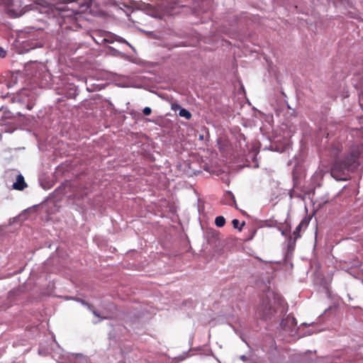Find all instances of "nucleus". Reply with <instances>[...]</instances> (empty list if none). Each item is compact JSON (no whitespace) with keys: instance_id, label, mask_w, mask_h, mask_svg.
Returning <instances> with one entry per match:
<instances>
[{"instance_id":"5","label":"nucleus","mask_w":363,"mask_h":363,"mask_svg":"<svg viewBox=\"0 0 363 363\" xmlns=\"http://www.w3.org/2000/svg\"><path fill=\"white\" fill-rule=\"evenodd\" d=\"M89 0H77L76 3L79 5V9H76L75 11L77 13L84 11L89 7Z\"/></svg>"},{"instance_id":"12","label":"nucleus","mask_w":363,"mask_h":363,"mask_svg":"<svg viewBox=\"0 0 363 363\" xmlns=\"http://www.w3.org/2000/svg\"><path fill=\"white\" fill-rule=\"evenodd\" d=\"M232 223H233V227L235 228H239L240 222H239L238 220H237V219L233 220Z\"/></svg>"},{"instance_id":"11","label":"nucleus","mask_w":363,"mask_h":363,"mask_svg":"<svg viewBox=\"0 0 363 363\" xmlns=\"http://www.w3.org/2000/svg\"><path fill=\"white\" fill-rule=\"evenodd\" d=\"M143 112L145 116H149L151 114L152 110L150 107H145L144 108Z\"/></svg>"},{"instance_id":"7","label":"nucleus","mask_w":363,"mask_h":363,"mask_svg":"<svg viewBox=\"0 0 363 363\" xmlns=\"http://www.w3.org/2000/svg\"><path fill=\"white\" fill-rule=\"evenodd\" d=\"M347 167V165L345 164H344L342 166L340 165V164H339L338 162H336L333 169H332V174H335V172L336 171H344L345 169H346Z\"/></svg>"},{"instance_id":"8","label":"nucleus","mask_w":363,"mask_h":363,"mask_svg":"<svg viewBox=\"0 0 363 363\" xmlns=\"http://www.w3.org/2000/svg\"><path fill=\"white\" fill-rule=\"evenodd\" d=\"M179 115L181 117L185 118L186 119H190L191 117V113L188 110L183 108L179 109Z\"/></svg>"},{"instance_id":"9","label":"nucleus","mask_w":363,"mask_h":363,"mask_svg":"<svg viewBox=\"0 0 363 363\" xmlns=\"http://www.w3.org/2000/svg\"><path fill=\"white\" fill-rule=\"evenodd\" d=\"M215 223L218 227H223L225 223V220L223 216H218L216 218Z\"/></svg>"},{"instance_id":"15","label":"nucleus","mask_w":363,"mask_h":363,"mask_svg":"<svg viewBox=\"0 0 363 363\" xmlns=\"http://www.w3.org/2000/svg\"><path fill=\"white\" fill-rule=\"evenodd\" d=\"M118 40L119 42H121V43H125L128 44V43L125 41V40H124V39H123V38H119Z\"/></svg>"},{"instance_id":"4","label":"nucleus","mask_w":363,"mask_h":363,"mask_svg":"<svg viewBox=\"0 0 363 363\" xmlns=\"http://www.w3.org/2000/svg\"><path fill=\"white\" fill-rule=\"evenodd\" d=\"M223 202L225 204L232 206L235 203L234 195L230 191H227L224 195Z\"/></svg>"},{"instance_id":"6","label":"nucleus","mask_w":363,"mask_h":363,"mask_svg":"<svg viewBox=\"0 0 363 363\" xmlns=\"http://www.w3.org/2000/svg\"><path fill=\"white\" fill-rule=\"evenodd\" d=\"M82 304L85 305V306H88V308L89 311H91L92 312V313L94 314V316L100 318L99 320H101L103 319H105L106 318V317H101L100 315V314L96 311L94 310V307L91 305H89L87 303H85L84 301H82Z\"/></svg>"},{"instance_id":"10","label":"nucleus","mask_w":363,"mask_h":363,"mask_svg":"<svg viewBox=\"0 0 363 363\" xmlns=\"http://www.w3.org/2000/svg\"><path fill=\"white\" fill-rule=\"evenodd\" d=\"M301 225H302V223H301L295 229L294 232V234L296 235V238H298L300 236L299 235V232L301 230Z\"/></svg>"},{"instance_id":"1","label":"nucleus","mask_w":363,"mask_h":363,"mask_svg":"<svg viewBox=\"0 0 363 363\" xmlns=\"http://www.w3.org/2000/svg\"><path fill=\"white\" fill-rule=\"evenodd\" d=\"M257 315L262 318H267L271 315V307L268 303H262L257 308Z\"/></svg>"},{"instance_id":"13","label":"nucleus","mask_w":363,"mask_h":363,"mask_svg":"<svg viewBox=\"0 0 363 363\" xmlns=\"http://www.w3.org/2000/svg\"><path fill=\"white\" fill-rule=\"evenodd\" d=\"M4 55H5L4 50L1 48H0V57H4Z\"/></svg>"},{"instance_id":"2","label":"nucleus","mask_w":363,"mask_h":363,"mask_svg":"<svg viewBox=\"0 0 363 363\" xmlns=\"http://www.w3.org/2000/svg\"><path fill=\"white\" fill-rule=\"evenodd\" d=\"M296 325V320L293 316L288 315L281 322V325L285 330H288Z\"/></svg>"},{"instance_id":"14","label":"nucleus","mask_w":363,"mask_h":363,"mask_svg":"<svg viewBox=\"0 0 363 363\" xmlns=\"http://www.w3.org/2000/svg\"><path fill=\"white\" fill-rule=\"evenodd\" d=\"M240 359L243 362H245L247 360V357L245 355H242V356H240Z\"/></svg>"},{"instance_id":"3","label":"nucleus","mask_w":363,"mask_h":363,"mask_svg":"<svg viewBox=\"0 0 363 363\" xmlns=\"http://www.w3.org/2000/svg\"><path fill=\"white\" fill-rule=\"evenodd\" d=\"M26 186V184L24 181V178L21 174H19L16 177V182L13 184V188L16 190H23Z\"/></svg>"}]
</instances>
